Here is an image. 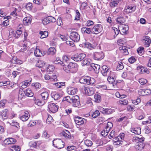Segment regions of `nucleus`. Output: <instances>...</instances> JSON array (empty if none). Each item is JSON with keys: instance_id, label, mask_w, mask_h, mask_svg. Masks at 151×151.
I'll return each instance as SVG.
<instances>
[{"instance_id": "f257e3e1", "label": "nucleus", "mask_w": 151, "mask_h": 151, "mask_svg": "<svg viewBox=\"0 0 151 151\" xmlns=\"http://www.w3.org/2000/svg\"><path fill=\"white\" fill-rule=\"evenodd\" d=\"M63 69L67 73L70 72L71 73H74L78 70V66L76 63L70 62L69 64L67 65H65Z\"/></svg>"}, {"instance_id": "f03ea898", "label": "nucleus", "mask_w": 151, "mask_h": 151, "mask_svg": "<svg viewBox=\"0 0 151 151\" xmlns=\"http://www.w3.org/2000/svg\"><path fill=\"white\" fill-rule=\"evenodd\" d=\"M79 82L81 83L92 85L95 83V81L93 78L86 76L81 77L79 80Z\"/></svg>"}, {"instance_id": "7ed1b4c3", "label": "nucleus", "mask_w": 151, "mask_h": 151, "mask_svg": "<svg viewBox=\"0 0 151 151\" xmlns=\"http://www.w3.org/2000/svg\"><path fill=\"white\" fill-rule=\"evenodd\" d=\"M52 142L54 146L58 148L61 149L64 147L65 143L61 139H55Z\"/></svg>"}, {"instance_id": "20e7f679", "label": "nucleus", "mask_w": 151, "mask_h": 151, "mask_svg": "<svg viewBox=\"0 0 151 151\" xmlns=\"http://www.w3.org/2000/svg\"><path fill=\"white\" fill-rule=\"evenodd\" d=\"M69 103L71 104L74 107L78 106L80 104L79 97L77 95L72 96L71 98Z\"/></svg>"}, {"instance_id": "39448f33", "label": "nucleus", "mask_w": 151, "mask_h": 151, "mask_svg": "<svg viewBox=\"0 0 151 151\" xmlns=\"http://www.w3.org/2000/svg\"><path fill=\"white\" fill-rule=\"evenodd\" d=\"M92 29L93 34H97L102 31L103 27L101 24H96L94 25Z\"/></svg>"}, {"instance_id": "423d86ee", "label": "nucleus", "mask_w": 151, "mask_h": 151, "mask_svg": "<svg viewBox=\"0 0 151 151\" xmlns=\"http://www.w3.org/2000/svg\"><path fill=\"white\" fill-rule=\"evenodd\" d=\"M118 28L119 31L121 30L120 32V33L122 35H124L127 33L129 27L127 25L122 24L118 26Z\"/></svg>"}, {"instance_id": "0eeeda50", "label": "nucleus", "mask_w": 151, "mask_h": 151, "mask_svg": "<svg viewBox=\"0 0 151 151\" xmlns=\"http://www.w3.org/2000/svg\"><path fill=\"white\" fill-rule=\"evenodd\" d=\"M69 37L70 39L74 42H78L80 40V35L76 32H72L70 33Z\"/></svg>"}, {"instance_id": "6e6552de", "label": "nucleus", "mask_w": 151, "mask_h": 151, "mask_svg": "<svg viewBox=\"0 0 151 151\" xmlns=\"http://www.w3.org/2000/svg\"><path fill=\"white\" fill-rule=\"evenodd\" d=\"M136 6L134 5H129L125 6L123 12L126 14L131 13L136 9Z\"/></svg>"}, {"instance_id": "1a4fd4ad", "label": "nucleus", "mask_w": 151, "mask_h": 151, "mask_svg": "<svg viewBox=\"0 0 151 151\" xmlns=\"http://www.w3.org/2000/svg\"><path fill=\"white\" fill-rule=\"evenodd\" d=\"M48 108L49 111L52 113H55L58 111V106L54 103H51L48 104Z\"/></svg>"}, {"instance_id": "9d476101", "label": "nucleus", "mask_w": 151, "mask_h": 151, "mask_svg": "<svg viewBox=\"0 0 151 151\" xmlns=\"http://www.w3.org/2000/svg\"><path fill=\"white\" fill-rule=\"evenodd\" d=\"M74 119L75 123L79 126L83 124L86 121L85 119L78 116H76Z\"/></svg>"}, {"instance_id": "9b49d317", "label": "nucleus", "mask_w": 151, "mask_h": 151, "mask_svg": "<svg viewBox=\"0 0 151 151\" xmlns=\"http://www.w3.org/2000/svg\"><path fill=\"white\" fill-rule=\"evenodd\" d=\"M111 71L109 67L105 65H104L102 66L101 73L104 76H107L108 75H109Z\"/></svg>"}, {"instance_id": "f8f14e48", "label": "nucleus", "mask_w": 151, "mask_h": 151, "mask_svg": "<svg viewBox=\"0 0 151 151\" xmlns=\"http://www.w3.org/2000/svg\"><path fill=\"white\" fill-rule=\"evenodd\" d=\"M142 41L144 42L145 46V47H148L151 42V40L149 37L147 36H143L142 38Z\"/></svg>"}, {"instance_id": "ddd939ff", "label": "nucleus", "mask_w": 151, "mask_h": 151, "mask_svg": "<svg viewBox=\"0 0 151 151\" xmlns=\"http://www.w3.org/2000/svg\"><path fill=\"white\" fill-rule=\"evenodd\" d=\"M138 94L140 96L149 95L151 93V90L149 89H140L138 91Z\"/></svg>"}, {"instance_id": "4468645a", "label": "nucleus", "mask_w": 151, "mask_h": 151, "mask_svg": "<svg viewBox=\"0 0 151 151\" xmlns=\"http://www.w3.org/2000/svg\"><path fill=\"white\" fill-rule=\"evenodd\" d=\"M84 91L85 93L89 96L92 95L94 92V89L93 87H85Z\"/></svg>"}, {"instance_id": "2eb2a0df", "label": "nucleus", "mask_w": 151, "mask_h": 151, "mask_svg": "<svg viewBox=\"0 0 151 151\" xmlns=\"http://www.w3.org/2000/svg\"><path fill=\"white\" fill-rule=\"evenodd\" d=\"M51 95L52 97L55 100H57L59 99L63 96L62 93L55 92L51 93Z\"/></svg>"}, {"instance_id": "dca6fc26", "label": "nucleus", "mask_w": 151, "mask_h": 151, "mask_svg": "<svg viewBox=\"0 0 151 151\" xmlns=\"http://www.w3.org/2000/svg\"><path fill=\"white\" fill-rule=\"evenodd\" d=\"M137 70L139 71L141 73H146L147 74H148L150 73L149 71L147 68L141 65L138 66L137 68Z\"/></svg>"}, {"instance_id": "f3484780", "label": "nucleus", "mask_w": 151, "mask_h": 151, "mask_svg": "<svg viewBox=\"0 0 151 151\" xmlns=\"http://www.w3.org/2000/svg\"><path fill=\"white\" fill-rule=\"evenodd\" d=\"M78 91L77 88L73 87H70L68 88L67 90L68 94L70 95H74L76 94Z\"/></svg>"}, {"instance_id": "a211bd4d", "label": "nucleus", "mask_w": 151, "mask_h": 151, "mask_svg": "<svg viewBox=\"0 0 151 151\" xmlns=\"http://www.w3.org/2000/svg\"><path fill=\"white\" fill-rule=\"evenodd\" d=\"M36 49L35 50L34 53V54L35 56L36 57H41L44 55L45 54L44 52H42L40 49H37V47H36Z\"/></svg>"}, {"instance_id": "6ab92c4d", "label": "nucleus", "mask_w": 151, "mask_h": 151, "mask_svg": "<svg viewBox=\"0 0 151 151\" xmlns=\"http://www.w3.org/2000/svg\"><path fill=\"white\" fill-rule=\"evenodd\" d=\"M62 58H63L62 61L59 60H55L54 61V63L55 64L59 63L61 64L60 62H61L62 63H63L64 65H65V63L69 61L70 58H71V57H62Z\"/></svg>"}, {"instance_id": "aec40b11", "label": "nucleus", "mask_w": 151, "mask_h": 151, "mask_svg": "<svg viewBox=\"0 0 151 151\" xmlns=\"http://www.w3.org/2000/svg\"><path fill=\"white\" fill-rule=\"evenodd\" d=\"M81 30L82 32H83L84 33H87L89 35L93 34L92 29L90 28L84 27L81 29Z\"/></svg>"}, {"instance_id": "412c9836", "label": "nucleus", "mask_w": 151, "mask_h": 151, "mask_svg": "<svg viewBox=\"0 0 151 151\" xmlns=\"http://www.w3.org/2000/svg\"><path fill=\"white\" fill-rule=\"evenodd\" d=\"M32 21V19L29 17H25L23 19V23L25 25H28L30 24Z\"/></svg>"}, {"instance_id": "4be33fe9", "label": "nucleus", "mask_w": 151, "mask_h": 151, "mask_svg": "<svg viewBox=\"0 0 151 151\" xmlns=\"http://www.w3.org/2000/svg\"><path fill=\"white\" fill-rule=\"evenodd\" d=\"M29 115L28 114V113L27 111L25 112L24 114L21 116L20 119L23 121H26L29 118Z\"/></svg>"}, {"instance_id": "5701e85b", "label": "nucleus", "mask_w": 151, "mask_h": 151, "mask_svg": "<svg viewBox=\"0 0 151 151\" xmlns=\"http://www.w3.org/2000/svg\"><path fill=\"white\" fill-rule=\"evenodd\" d=\"M90 61H91V60L86 58V57H83L82 61L83 65H89L90 64Z\"/></svg>"}, {"instance_id": "b1692460", "label": "nucleus", "mask_w": 151, "mask_h": 151, "mask_svg": "<svg viewBox=\"0 0 151 151\" xmlns=\"http://www.w3.org/2000/svg\"><path fill=\"white\" fill-rule=\"evenodd\" d=\"M100 111L103 114H109L111 113L112 110L111 109L101 108L100 109Z\"/></svg>"}, {"instance_id": "393cba45", "label": "nucleus", "mask_w": 151, "mask_h": 151, "mask_svg": "<svg viewBox=\"0 0 151 151\" xmlns=\"http://www.w3.org/2000/svg\"><path fill=\"white\" fill-rule=\"evenodd\" d=\"M56 50L54 47L50 48L47 52V54L51 55H53L56 52Z\"/></svg>"}, {"instance_id": "a878e982", "label": "nucleus", "mask_w": 151, "mask_h": 151, "mask_svg": "<svg viewBox=\"0 0 151 151\" xmlns=\"http://www.w3.org/2000/svg\"><path fill=\"white\" fill-rule=\"evenodd\" d=\"M26 96L28 97H32L34 95V93L30 89L28 88L24 91Z\"/></svg>"}, {"instance_id": "bb28decb", "label": "nucleus", "mask_w": 151, "mask_h": 151, "mask_svg": "<svg viewBox=\"0 0 151 151\" xmlns=\"http://www.w3.org/2000/svg\"><path fill=\"white\" fill-rule=\"evenodd\" d=\"M12 62L13 63L19 64H21L23 63L22 60L18 59L17 57H12Z\"/></svg>"}, {"instance_id": "cd10ccee", "label": "nucleus", "mask_w": 151, "mask_h": 151, "mask_svg": "<svg viewBox=\"0 0 151 151\" xmlns=\"http://www.w3.org/2000/svg\"><path fill=\"white\" fill-rule=\"evenodd\" d=\"M125 19L122 17H118L116 20V22L118 24H122L123 23H124L125 22Z\"/></svg>"}, {"instance_id": "c85d7f7f", "label": "nucleus", "mask_w": 151, "mask_h": 151, "mask_svg": "<svg viewBox=\"0 0 151 151\" xmlns=\"http://www.w3.org/2000/svg\"><path fill=\"white\" fill-rule=\"evenodd\" d=\"M39 33L41 35L40 38L41 39L46 38L48 35V32L47 31H45L44 32L40 31Z\"/></svg>"}, {"instance_id": "c756f323", "label": "nucleus", "mask_w": 151, "mask_h": 151, "mask_svg": "<svg viewBox=\"0 0 151 151\" xmlns=\"http://www.w3.org/2000/svg\"><path fill=\"white\" fill-rule=\"evenodd\" d=\"M41 95L42 96V99L45 101H46V100L49 97V94L47 92L45 91L42 93Z\"/></svg>"}, {"instance_id": "7c9ffc66", "label": "nucleus", "mask_w": 151, "mask_h": 151, "mask_svg": "<svg viewBox=\"0 0 151 151\" xmlns=\"http://www.w3.org/2000/svg\"><path fill=\"white\" fill-rule=\"evenodd\" d=\"M119 2V0H111L110 5L111 7H114L117 5Z\"/></svg>"}, {"instance_id": "2f4dec72", "label": "nucleus", "mask_w": 151, "mask_h": 151, "mask_svg": "<svg viewBox=\"0 0 151 151\" xmlns=\"http://www.w3.org/2000/svg\"><path fill=\"white\" fill-rule=\"evenodd\" d=\"M131 131L137 134H139L141 133V128L140 127L132 129Z\"/></svg>"}, {"instance_id": "473e14b6", "label": "nucleus", "mask_w": 151, "mask_h": 151, "mask_svg": "<svg viewBox=\"0 0 151 151\" xmlns=\"http://www.w3.org/2000/svg\"><path fill=\"white\" fill-rule=\"evenodd\" d=\"M8 114V110L6 109H5L3 110L1 112V116L3 119H5L6 118Z\"/></svg>"}, {"instance_id": "72a5a7b5", "label": "nucleus", "mask_w": 151, "mask_h": 151, "mask_svg": "<svg viewBox=\"0 0 151 151\" xmlns=\"http://www.w3.org/2000/svg\"><path fill=\"white\" fill-rule=\"evenodd\" d=\"M93 70L96 73H98L99 72V70L100 68V66L98 64L93 63Z\"/></svg>"}, {"instance_id": "f704fd0d", "label": "nucleus", "mask_w": 151, "mask_h": 151, "mask_svg": "<svg viewBox=\"0 0 151 151\" xmlns=\"http://www.w3.org/2000/svg\"><path fill=\"white\" fill-rule=\"evenodd\" d=\"M119 48L120 50L121 51V52L123 53L124 55H127L128 54L129 52L125 47H120Z\"/></svg>"}, {"instance_id": "c9c22d12", "label": "nucleus", "mask_w": 151, "mask_h": 151, "mask_svg": "<svg viewBox=\"0 0 151 151\" xmlns=\"http://www.w3.org/2000/svg\"><path fill=\"white\" fill-rule=\"evenodd\" d=\"M35 103L39 106L43 105L45 102V101H41L38 99H35Z\"/></svg>"}, {"instance_id": "e433bc0d", "label": "nucleus", "mask_w": 151, "mask_h": 151, "mask_svg": "<svg viewBox=\"0 0 151 151\" xmlns=\"http://www.w3.org/2000/svg\"><path fill=\"white\" fill-rule=\"evenodd\" d=\"M45 65V63L44 61L39 60L36 63V66L39 68H41L43 67Z\"/></svg>"}, {"instance_id": "4c0bfd02", "label": "nucleus", "mask_w": 151, "mask_h": 151, "mask_svg": "<svg viewBox=\"0 0 151 151\" xmlns=\"http://www.w3.org/2000/svg\"><path fill=\"white\" fill-rule=\"evenodd\" d=\"M23 34H22V32L20 30H17L15 34V37L16 38H19L20 36L22 37Z\"/></svg>"}, {"instance_id": "58836bf2", "label": "nucleus", "mask_w": 151, "mask_h": 151, "mask_svg": "<svg viewBox=\"0 0 151 151\" xmlns=\"http://www.w3.org/2000/svg\"><path fill=\"white\" fill-rule=\"evenodd\" d=\"M94 101L96 103H99L101 101V96L100 95L96 94L94 95Z\"/></svg>"}, {"instance_id": "ea45409f", "label": "nucleus", "mask_w": 151, "mask_h": 151, "mask_svg": "<svg viewBox=\"0 0 151 151\" xmlns=\"http://www.w3.org/2000/svg\"><path fill=\"white\" fill-rule=\"evenodd\" d=\"M62 134L65 137L68 138H70V132L67 130H65L63 131L62 132Z\"/></svg>"}, {"instance_id": "a19ab883", "label": "nucleus", "mask_w": 151, "mask_h": 151, "mask_svg": "<svg viewBox=\"0 0 151 151\" xmlns=\"http://www.w3.org/2000/svg\"><path fill=\"white\" fill-rule=\"evenodd\" d=\"M113 126L112 123L111 122H107L105 129L109 132L110 129L113 127Z\"/></svg>"}, {"instance_id": "79ce46f5", "label": "nucleus", "mask_w": 151, "mask_h": 151, "mask_svg": "<svg viewBox=\"0 0 151 151\" xmlns=\"http://www.w3.org/2000/svg\"><path fill=\"white\" fill-rule=\"evenodd\" d=\"M32 86L33 88H34L36 89H40L41 87L40 84L37 82L32 83Z\"/></svg>"}, {"instance_id": "37998d69", "label": "nucleus", "mask_w": 151, "mask_h": 151, "mask_svg": "<svg viewBox=\"0 0 151 151\" xmlns=\"http://www.w3.org/2000/svg\"><path fill=\"white\" fill-rule=\"evenodd\" d=\"M10 148V149L12 151H19L20 148L18 146H16L13 145Z\"/></svg>"}, {"instance_id": "c03bdc74", "label": "nucleus", "mask_w": 151, "mask_h": 151, "mask_svg": "<svg viewBox=\"0 0 151 151\" xmlns=\"http://www.w3.org/2000/svg\"><path fill=\"white\" fill-rule=\"evenodd\" d=\"M107 76H108V77H111V78L113 79V80H116L117 76L116 74L115 73L111 72V71L109 75H108Z\"/></svg>"}, {"instance_id": "a18cd8bd", "label": "nucleus", "mask_w": 151, "mask_h": 151, "mask_svg": "<svg viewBox=\"0 0 151 151\" xmlns=\"http://www.w3.org/2000/svg\"><path fill=\"white\" fill-rule=\"evenodd\" d=\"M54 69V67L52 65H48L47 67V72L49 73L52 72Z\"/></svg>"}, {"instance_id": "49530a36", "label": "nucleus", "mask_w": 151, "mask_h": 151, "mask_svg": "<svg viewBox=\"0 0 151 151\" xmlns=\"http://www.w3.org/2000/svg\"><path fill=\"white\" fill-rule=\"evenodd\" d=\"M144 49V48L142 47H140L137 49V52L139 55H142L143 54Z\"/></svg>"}, {"instance_id": "de8ad7c7", "label": "nucleus", "mask_w": 151, "mask_h": 151, "mask_svg": "<svg viewBox=\"0 0 151 151\" xmlns=\"http://www.w3.org/2000/svg\"><path fill=\"white\" fill-rule=\"evenodd\" d=\"M84 142L85 145L88 147H91L93 145V143L91 141L88 139H86L85 140Z\"/></svg>"}, {"instance_id": "09e8293b", "label": "nucleus", "mask_w": 151, "mask_h": 151, "mask_svg": "<svg viewBox=\"0 0 151 151\" xmlns=\"http://www.w3.org/2000/svg\"><path fill=\"white\" fill-rule=\"evenodd\" d=\"M124 66L122 63L120 62L118 63V64L116 68V69L117 70H122L124 68Z\"/></svg>"}, {"instance_id": "8fccbe9b", "label": "nucleus", "mask_w": 151, "mask_h": 151, "mask_svg": "<svg viewBox=\"0 0 151 151\" xmlns=\"http://www.w3.org/2000/svg\"><path fill=\"white\" fill-rule=\"evenodd\" d=\"M68 35H61L60 34L58 35V37H60V38L63 41L66 40L68 37Z\"/></svg>"}, {"instance_id": "3c124183", "label": "nucleus", "mask_w": 151, "mask_h": 151, "mask_svg": "<svg viewBox=\"0 0 151 151\" xmlns=\"http://www.w3.org/2000/svg\"><path fill=\"white\" fill-rule=\"evenodd\" d=\"M48 118L46 120V123L48 124H50L53 121V119L51 116L48 114Z\"/></svg>"}, {"instance_id": "603ef678", "label": "nucleus", "mask_w": 151, "mask_h": 151, "mask_svg": "<svg viewBox=\"0 0 151 151\" xmlns=\"http://www.w3.org/2000/svg\"><path fill=\"white\" fill-rule=\"evenodd\" d=\"M32 4L30 2L27 4L25 6L26 8L29 11H30L32 9Z\"/></svg>"}, {"instance_id": "864d4df0", "label": "nucleus", "mask_w": 151, "mask_h": 151, "mask_svg": "<svg viewBox=\"0 0 151 151\" xmlns=\"http://www.w3.org/2000/svg\"><path fill=\"white\" fill-rule=\"evenodd\" d=\"M100 114L99 111L96 110L93 113L91 116L93 118H96Z\"/></svg>"}, {"instance_id": "5fc2aeb1", "label": "nucleus", "mask_w": 151, "mask_h": 151, "mask_svg": "<svg viewBox=\"0 0 151 151\" xmlns=\"http://www.w3.org/2000/svg\"><path fill=\"white\" fill-rule=\"evenodd\" d=\"M47 19L49 23L51 22H54L56 21L54 17L51 16L48 17H47Z\"/></svg>"}, {"instance_id": "6e6d98bb", "label": "nucleus", "mask_w": 151, "mask_h": 151, "mask_svg": "<svg viewBox=\"0 0 151 151\" xmlns=\"http://www.w3.org/2000/svg\"><path fill=\"white\" fill-rule=\"evenodd\" d=\"M29 146L34 148H36L37 147V144L36 142L34 141H31L29 143Z\"/></svg>"}, {"instance_id": "4d7b16f0", "label": "nucleus", "mask_w": 151, "mask_h": 151, "mask_svg": "<svg viewBox=\"0 0 151 151\" xmlns=\"http://www.w3.org/2000/svg\"><path fill=\"white\" fill-rule=\"evenodd\" d=\"M139 82L141 85H143L146 84L147 81L146 79L141 78L139 80Z\"/></svg>"}, {"instance_id": "13d9d810", "label": "nucleus", "mask_w": 151, "mask_h": 151, "mask_svg": "<svg viewBox=\"0 0 151 151\" xmlns=\"http://www.w3.org/2000/svg\"><path fill=\"white\" fill-rule=\"evenodd\" d=\"M85 46L87 48L91 49L92 48H94L95 47V46L89 43H87L85 44Z\"/></svg>"}, {"instance_id": "bf43d9fd", "label": "nucleus", "mask_w": 151, "mask_h": 151, "mask_svg": "<svg viewBox=\"0 0 151 151\" xmlns=\"http://www.w3.org/2000/svg\"><path fill=\"white\" fill-rule=\"evenodd\" d=\"M76 15L75 17V20H78L80 17V14L78 10H76Z\"/></svg>"}, {"instance_id": "052dcab7", "label": "nucleus", "mask_w": 151, "mask_h": 151, "mask_svg": "<svg viewBox=\"0 0 151 151\" xmlns=\"http://www.w3.org/2000/svg\"><path fill=\"white\" fill-rule=\"evenodd\" d=\"M109 132L104 129L101 132V134L103 136L105 137L107 135L108 132Z\"/></svg>"}, {"instance_id": "680f3d73", "label": "nucleus", "mask_w": 151, "mask_h": 151, "mask_svg": "<svg viewBox=\"0 0 151 151\" xmlns=\"http://www.w3.org/2000/svg\"><path fill=\"white\" fill-rule=\"evenodd\" d=\"M83 57H71V59L76 62L82 61Z\"/></svg>"}, {"instance_id": "e2e57ef3", "label": "nucleus", "mask_w": 151, "mask_h": 151, "mask_svg": "<svg viewBox=\"0 0 151 151\" xmlns=\"http://www.w3.org/2000/svg\"><path fill=\"white\" fill-rule=\"evenodd\" d=\"M94 22L93 21L91 20L88 21L86 24V25L88 27H89L91 26L93 24Z\"/></svg>"}, {"instance_id": "0e129e2a", "label": "nucleus", "mask_w": 151, "mask_h": 151, "mask_svg": "<svg viewBox=\"0 0 151 151\" xmlns=\"http://www.w3.org/2000/svg\"><path fill=\"white\" fill-rule=\"evenodd\" d=\"M24 91L19 92L18 95V99H21L24 96Z\"/></svg>"}, {"instance_id": "69168bd1", "label": "nucleus", "mask_w": 151, "mask_h": 151, "mask_svg": "<svg viewBox=\"0 0 151 151\" xmlns=\"http://www.w3.org/2000/svg\"><path fill=\"white\" fill-rule=\"evenodd\" d=\"M128 60L131 63H133L136 61V59L134 57H130L128 59Z\"/></svg>"}, {"instance_id": "338daca9", "label": "nucleus", "mask_w": 151, "mask_h": 151, "mask_svg": "<svg viewBox=\"0 0 151 151\" xmlns=\"http://www.w3.org/2000/svg\"><path fill=\"white\" fill-rule=\"evenodd\" d=\"M42 137L46 138H48L49 137V135L47 134V132L46 131H45L42 134Z\"/></svg>"}, {"instance_id": "774afa93", "label": "nucleus", "mask_w": 151, "mask_h": 151, "mask_svg": "<svg viewBox=\"0 0 151 151\" xmlns=\"http://www.w3.org/2000/svg\"><path fill=\"white\" fill-rule=\"evenodd\" d=\"M6 102V100L4 99L0 101V107H3Z\"/></svg>"}]
</instances>
